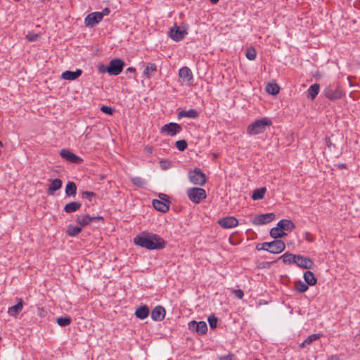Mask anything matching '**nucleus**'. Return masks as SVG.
I'll list each match as a JSON object with an SVG mask.
<instances>
[{
    "instance_id": "4",
    "label": "nucleus",
    "mask_w": 360,
    "mask_h": 360,
    "mask_svg": "<svg viewBox=\"0 0 360 360\" xmlns=\"http://www.w3.org/2000/svg\"><path fill=\"white\" fill-rule=\"evenodd\" d=\"M323 95L330 101H335L342 98L345 93L341 87L337 84L328 85L323 91Z\"/></svg>"
},
{
    "instance_id": "47",
    "label": "nucleus",
    "mask_w": 360,
    "mask_h": 360,
    "mask_svg": "<svg viewBox=\"0 0 360 360\" xmlns=\"http://www.w3.org/2000/svg\"><path fill=\"white\" fill-rule=\"evenodd\" d=\"M233 293H234L235 296L236 297H238V299H242L244 296L243 291L240 289L235 290L233 291Z\"/></svg>"
},
{
    "instance_id": "56",
    "label": "nucleus",
    "mask_w": 360,
    "mask_h": 360,
    "mask_svg": "<svg viewBox=\"0 0 360 360\" xmlns=\"http://www.w3.org/2000/svg\"><path fill=\"white\" fill-rule=\"evenodd\" d=\"M160 164H161V167L162 168H164V169L167 168V166H166V165H163V162L162 161L160 162Z\"/></svg>"
},
{
    "instance_id": "25",
    "label": "nucleus",
    "mask_w": 360,
    "mask_h": 360,
    "mask_svg": "<svg viewBox=\"0 0 360 360\" xmlns=\"http://www.w3.org/2000/svg\"><path fill=\"white\" fill-rule=\"evenodd\" d=\"M149 314V309L146 305L138 307L135 311V315L140 319H145Z\"/></svg>"
},
{
    "instance_id": "15",
    "label": "nucleus",
    "mask_w": 360,
    "mask_h": 360,
    "mask_svg": "<svg viewBox=\"0 0 360 360\" xmlns=\"http://www.w3.org/2000/svg\"><path fill=\"white\" fill-rule=\"evenodd\" d=\"M275 218L274 213H266L257 215L252 220V224L255 225H263L268 224L273 221Z\"/></svg>"
},
{
    "instance_id": "50",
    "label": "nucleus",
    "mask_w": 360,
    "mask_h": 360,
    "mask_svg": "<svg viewBox=\"0 0 360 360\" xmlns=\"http://www.w3.org/2000/svg\"><path fill=\"white\" fill-rule=\"evenodd\" d=\"M101 13H102V18H103L104 16L110 14V10L109 8H105Z\"/></svg>"
},
{
    "instance_id": "6",
    "label": "nucleus",
    "mask_w": 360,
    "mask_h": 360,
    "mask_svg": "<svg viewBox=\"0 0 360 360\" xmlns=\"http://www.w3.org/2000/svg\"><path fill=\"white\" fill-rule=\"evenodd\" d=\"M188 178L192 184L200 186H203L207 180L205 174L198 167L188 172Z\"/></svg>"
},
{
    "instance_id": "48",
    "label": "nucleus",
    "mask_w": 360,
    "mask_h": 360,
    "mask_svg": "<svg viewBox=\"0 0 360 360\" xmlns=\"http://www.w3.org/2000/svg\"><path fill=\"white\" fill-rule=\"evenodd\" d=\"M304 238L309 242H313L314 240V238L309 232L304 233Z\"/></svg>"
},
{
    "instance_id": "13",
    "label": "nucleus",
    "mask_w": 360,
    "mask_h": 360,
    "mask_svg": "<svg viewBox=\"0 0 360 360\" xmlns=\"http://www.w3.org/2000/svg\"><path fill=\"white\" fill-rule=\"evenodd\" d=\"M188 328L191 330L197 332L199 335H204L207 331V326L205 321L197 322L195 321H191L188 323Z\"/></svg>"
},
{
    "instance_id": "35",
    "label": "nucleus",
    "mask_w": 360,
    "mask_h": 360,
    "mask_svg": "<svg viewBox=\"0 0 360 360\" xmlns=\"http://www.w3.org/2000/svg\"><path fill=\"white\" fill-rule=\"evenodd\" d=\"M295 288L299 292H304L308 290L309 287L306 283L299 280L295 282Z\"/></svg>"
},
{
    "instance_id": "10",
    "label": "nucleus",
    "mask_w": 360,
    "mask_h": 360,
    "mask_svg": "<svg viewBox=\"0 0 360 360\" xmlns=\"http://www.w3.org/2000/svg\"><path fill=\"white\" fill-rule=\"evenodd\" d=\"M182 128L180 124L175 122H170L165 124L161 128L162 133H166L168 136H174L181 131Z\"/></svg>"
},
{
    "instance_id": "29",
    "label": "nucleus",
    "mask_w": 360,
    "mask_h": 360,
    "mask_svg": "<svg viewBox=\"0 0 360 360\" xmlns=\"http://www.w3.org/2000/svg\"><path fill=\"white\" fill-rule=\"evenodd\" d=\"M320 90V85L319 84H314L309 86L307 90L308 98L311 100H314L316 96L318 95Z\"/></svg>"
},
{
    "instance_id": "34",
    "label": "nucleus",
    "mask_w": 360,
    "mask_h": 360,
    "mask_svg": "<svg viewBox=\"0 0 360 360\" xmlns=\"http://www.w3.org/2000/svg\"><path fill=\"white\" fill-rule=\"evenodd\" d=\"M280 90L279 86L276 83H268L266 86V91L268 94L271 95H276Z\"/></svg>"
},
{
    "instance_id": "37",
    "label": "nucleus",
    "mask_w": 360,
    "mask_h": 360,
    "mask_svg": "<svg viewBox=\"0 0 360 360\" xmlns=\"http://www.w3.org/2000/svg\"><path fill=\"white\" fill-rule=\"evenodd\" d=\"M281 258L285 264H290L295 263V255L286 252L281 256Z\"/></svg>"
},
{
    "instance_id": "20",
    "label": "nucleus",
    "mask_w": 360,
    "mask_h": 360,
    "mask_svg": "<svg viewBox=\"0 0 360 360\" xmlns=\"http://www.w3.org/2000/svg\"><path fill=\"white\" fill-rule=\"evenodd\" d=\"M152 205L156 210L165 213L169 210L170 204L158 199H154L152 201Z\"/></svg>"
},
{
    "instance_id": "45",
    "label": "nucleus",
    "mask_w": 360,
    "mask_h": 360,
    "mask_svg": "<svg viewBox=\"0 0 360 360\" xmlns=\"http://www.w3.org/2000/svg\"><path fill=\"white\" fill-rule=\"evenodd\" d=\"M96 195V193L91 191H84L82 193V198L88 200L89 201L92 200V198Z\"/></svg>"
},
{
    "instance_id": "36",
    "label": "nucleus",
    "mask_w": 360,
    "mask_h": 360,
    "mask_svg": "<svg viewBox=\"0 0 360 360\" xmlns=\"http://www.w3.org/2000/svg\"><path fill=\"white\" fill-rule=\"evenodd\" d=\"M320 338L319 334H313L308 336L301 344L300 347H304L306 345H309L312 343L314 341L318 340Z\"/></svg>"
},
{
    "instance_id": "58",
    "label": "nucleus",
    "mask_w": 360,
    "mask_h": 360,
    "mask_svg": "<svg viewBox=\"0 0 360 360\" xmlns=\"http://www.w3.org/2000/svg\"><path fill=\"white\" fill-rule=\"evenodd\" d=\"M0 146H3V144H2V143H1V141H0Z\"/></svg>"
},
{
    "instance_id": "27",
    "label": "nucleus",
    "mask_w": 360,
    "mask_h": 360,
    "mask_svg": "<svg viewBox=\"0 0 360 360\" xmlns=\"http://www.w3.org/2000/svg\"><path fill=\"white\" fill-rule=\"evenodd\" d=\"M23 302L20 300L16 304L8 308V313L12 316H16L22 309Z\"/></svg>"
},
{
    "instance_id": "31",
    "label": "nucleus",
    "mask_w": 360,
    "mask_h": 360,
    "mask_svg": "<svg viewBox=\"0 0 360 360\" xmlns=\"http://www.w3.org/2000/svg\"><path fill=\"white\" fill-rule=\"evenodd\" d=\"M82 228L74 225H69L67 227L66 233L71 237H75L82 232Z\"/></svg>"
},
{
    "instance_id": "30",
    "label": "nucleus",
    "mask_w": 360,
    "mask_h": 360,
    "mask_svg": "<svg viewBox=\"0 0 360 360\" xmlns=\"http://www.w3.org/2000/svg\"><path fill=\"white\" fill-rule=\"evenodd\" d=\"M304 278L306 283L309 285H314L317 282L314 273L310 271H307L304 273Z\"/></svg>"
},
{
    "instance_id": "7",
    "label": "nucleus",
    "mask_w": 360,
    "mask_h": 360,
    "mask_svg": "<svg viewBox=\"0 0 360 360\" xmlns=\"http://www.w3.org/2000/svg\"><path fill=\"white\" fill-rule=\"evenodd\" d=\"M187 195L188 198L196 204L200 203L202 200L207 197L205 189L198 187L188 189Z\"/></svg>"
},
{
    "instance_id": "51",
    "label": "nucleus",
    "mask_w": 360,
    "mask_h": 360,
    "mask_svg": "<svg viewBox=\"0 0 360 360\" xmlns=\"http://www.w3.org/2000/svg\"><path fill=\"white\" fill-rule=\"evenodd\" d=\"M136 72V69L132 68V67H129L128 68L127 70H126V73H133V74H135Z\"/></svg>"
},
{
    "instance_id": "5",
    "label": "nucleus",
    "mask_w": 360,
    "mask_h": 360,
    "mask_svg": "<svg viewBox=\"0 0 360 360\" xmlns=\"http://www.w3.org/2000/svg\"><path fill=\"white\" fill-rule=\"evenodd\" d=\"M124 62L120 58L112 59L106 67V72L110 75L117 76L120 75L124 68Z\"/></svg>"
},
{
    "instance_id": "52",
    "label": "nucleus",
    "mask_w": 360,
    "mask_h": 360,
    "mask_svg": "<svg viewBox=\"0 0 360 360\" xmlns=\"http://www.w3.org/2000/svg\"><path fill=\"white\" fill-rule=\"evenodd\" d=\"M339 169H346L347 165L345 163H339L336 165Z\"/></svg>"
},
{
    "instance_id": "21",
    "label": "nucleus",
    "mask_w": 360,
    "mask_h": 360,
    "mask_svg": "<svg viewBox=\"0 0 360 360\" xmlns=\"http://www.w3.org/2000/svg\"><path fill=\"white\" fill-rule=\"evenodd\" d=\"M199 112L195 110V109H189L188 110H181L177 113V117L179 119L183 118V117H188L195 119L198 117Z\"/></svg>"
},
{
    "instance_id": "39",
    "label": "nucleus",
    "mask_w": 360,
    "mask_h": 360,
    "mask_svg": "<svg viewBox=\"0 0 360 360\" xmlns=\"http://www.w3.org/2000/svg\"><path fill=\"white\" fill-rule=\"evenodd\" d=\"M245 56L250 60H255L257 57L256 49L252 46L248 47L245 51Z\"/></svg>"
},
{
    "instance_id": "11",
    "label": "nucleus",
    "mask_w": 360,
    "mask_h": 360,
    "mask_svg": "<svg viewBox=\"0 0 360 360\" xmlns=\"http://www.w3.org/2000/svg\"><path fill=\"white\" fill-rule=\"evenodd\" d=\"M295 264L302 269H311L314 266V262L309 257L295 255Z\"/></svg>"
},
{
    "instance_id": "57",
    "label": "nucleus",
    "mask_w": 360,
    "mask_h": 360,
    "mask_svg": "<svg viewBox=\"0 0 360 360\" xmlns=\"http://www.w3.org/2000/svg\"><path fill=\"white\" fill-rule=\"evenodd\" d=\"M147 150H148V151H149L150 153H152V149H151V148H147Z\"/></svg>"
},
{
    "instance_id": "44",
    "label": "nucleus",
    "mask_w": 360,
    "mask_h": 360,
    "mask_svg": "<svg viewBox=\"0 0 360 360\" xmlns=\"http://www.w3.org/2000/svg\"><path fill=\"white\" fill-rule=\"evenodd\" d=\"M101 110L103 113H105V114L109 115H112L114 113V112H115V109L114 108H112L110 106H108V105H103V106H101Z\"/></svg>"
},
{
    "instance_id": "54",
    "label": "nucleus",
    "mask_w": 360,
    "mask_h": 360,
    "mask_svg": "<svg viewBox=\"0 0 360 360\" xmlns=\"http://www.w3.org/2000/svg\"><path fill=\"white\" fill-rule=\"evenodd\" d=\"M328 360H340L337 356H330Z\"/></svg>"
},
{
    "instance_id": "46",
    "label": "nucleus",
    "mask_w": 360,
    "mask_h": 360,
    "mask_svg": "<svg viewBox=\"0 0 360 360\" xmlns=\"http://www.w3.org/2000/svg\"><path fill=\"white\" fill-rule=\"evenodd\" d=\"M158 197L160 198L159 200H162L163 202H167L170 204L169 196L165 193H159Z\"/></svg>"
},
{
    "instance_id": "43",
    "label": "nucleus",
    "mask_w": 360,
    "mask_h": 360,
    "mask_svg": "<svg viewBox=\"0 0 360 360\" xmlns=\"http://www.w3.org/2000/svg\"><path fill=\"white\" fill-rule=\"evenodd\" d=\"M207 321H208L210 326L212 329H214L217 327L218 319L215 316H214V315L210 316L208 317Z\"/></svg>"
},
{
    "instance_id": "38",
    "label": "nucleus",
    "mask_w": 360,
    "mask_h": 360,
    "mask_svg": "<svg viewBox=\"0 0 360 360\" xmlns=\"http://www.w3.org/2000/svg\"><path fill=\"white\" fill-rule=\"evenodd\" d=\"M57 323L61 327H65L70 324L72 319L70 316H61L56 319Z\"/></svg>"
},
{
    "instance_id": "33",
    "label": "nucleus",
    "mask_w": 360,
    "mask_h": 360,
    "mask_svg": "<svg viewBox=\"0 0 360 360\" xmlns=\"http://www.w3.org/2000/svg\"><path fill=\"white\" fill-rule=\"evenodd\" d=\"M287 234L281 230L278 226L274 227L270 231V236L276 239L278 238H283Z\"/></svg>"
},
{
    "instance_id": "1",
    "label": "nucleus",
    "mask_w": 360,
    "mask_h": 360,
    "mask_svg": "<svg viewBox=\"0 0 360 360\" xmlns=\"http://www.w3.org/2000/svg\"><path fill=\"white\" fill-rule=\"evenodd\" d=\"M136 245L149 250H162L165 248L167 242L158 235L143 231L134 238Z\"/></svg>"
},
{
    "instance_id": "14",
    "label": "nucleus",
    "mask_w": 360,
    "mask_h": 360,
    "mask_svg": "<svg viewBox=\"0 0 360 360\" xmlns=\"http://www.w3.org/2000/svg\"><path fill=\"white\" fill-rule=\"evenodd\" d=\"M187 32L186 30H181L179 27L176 25L172 27L169 32V37L175 41L183 40Z\"/></svg>"
},
{
    "instance_id": "8",
    "label": "nucleus",
    "mask_w": 360,
    "mask_h": 360,
    "mask_svg": "<svg viewBox=\"0 0 360 360\" xmlns=\"http://www.w3.org/2000/svg\"><path fill=\"white\" fill-rule=\"evenodd\" d=\"M102 18V13L100 12H93L87 15L84 18V24L86 27H93L99 23Z\"/></svg>"
},
{
    "instance_id": "16",
    "label": "nucleus",
    "mask_w": 360,
    "mask_h": 360,
    "mask_svg": "<svg viewBox=\"0 0 360 360\" xmlns=\"http://www.w3.org/2000/svg\"><path fill=\"white\" fill-rule=\"evenodd\" d=\"M219 224L224 229H231L238 226V221L234 217H226L219 220Z\"/></svg>"
},
{
    "instance_id": "55",
    "label": "nucleus",
    "mask_w": 360,
    "mask_h": 360,
    "mask_svg": "<svg viewBox=\"0 0 360 360\" xmlns=\"http://www.w3.org/2000/svg\"><path fill=\"white\" fill-rule=\"evenodd\" d=\"M219 0H210V2L212 4H216L219 2Z\"/></svg>"
},
{
    "instance_id": "18",
    "label": "nucleus",
    "mask_w": 360,
    "mask_h": 360,
    "mask_svg": "<svg viewBox=\"0 0 360 360\" xmlns=\"http://www.w3.org/2000/svg\"><path fill=\"white\" fill-rule=\"evenodd\" d=\"M82 74L81 69H77L75 71L66 70L61 75V78L65 80H75L79 77Z\"/></svg>"
},
{
    "instance_id": "26",
    "label": "nucleus",
    "mask_w": 360,
    "mask_h": 360,
    "mask_svg": "<svg viewBox=\"0 0 360 360\" xmlns=\"http://www.w3.org/2000/svg\"><path fill=\"white\" fill-rule=\"evenodd\" d=\"M77 193V186L73 181H68L65 186V195L75 197Z\"/></svg>"
},
{
    "instance_id": "32",
    "label": "nucleus",
    "mask_w": 360,
    "mask_h": 360,
    "mask_svg": "<svg viewBox=\"0 0 360 360\" xmlns=\"http://www.w3.org/2000/svg\"><path fill=\"white\" fill-rule=\"evenodd\" d=\"M266 191V187H262L254 190L252 195V199L254 200L263 199Z\"/></svg>"
},
{
    "instance_id": "41",
    "label": "nucleus",
    "mask_w": 360,
    "mask_h": 360,
    "mask_svg": "<svg viewBox=\"0 0 360 360\" xmlns=\"http://www.w3.org/2000/svg\"><path fill=\"white\" fill-rule=\"evenodd\" d=\"M175 146L179 151H184L188 146V143L185 140H179L176 141Z\"/></svg>"
},
{
    "instance_id": "22",
    "label": "nucleus",
    "mask_w": 360,
    "mask_h": 360,
    "mask_svg": "<svg viewBox=\"0 0 360 360\" xmlns=\"http://www.w3.org/2000/svg\"><path fill=\"white\" fill-rule=\"evenodd\" d=\"M179 77L184 82H190L193 79V73L188 67H183L179 70Z\"/></svg>"
},
{
    "instance_id": "3",
    "label": "nucleus",
    "mask_w": 360,
    "mask_h": 360,
    "mask_svg": "<svg viewBox=\"0 0 360 360\" xmlns=\"http://www.w3.org/2000/svg\"><path fill=\"white\" fill-rule=\"evenodd\" d=\"M272 124L271 121L267 117H263L256 120L247 128V132L250 135H257L263 133L266 127Z\"/></svg>"
},
{
    "instance_id": "53",
    "label": "nucleus",
    "mask_w": 360,
    "mask_h": 360,
    "mask_svg": "<svg viewBox=\"0 0 360 360\" xmlns=\"http://www.w3.org/2000/svg\"><path fill=\"white\" fill-rule=\"evenodd\" d=\"M106 67H107V66H105V65H102L99 68V71H100L101 72H103H103H106V70H105Z\"/></svg>"
},
{
    "instance_id": "23",
    "label": "nucleus",
    "mask_w": 360,
    "mask_h": 360,
    "mask_svg": "<svg viewBox=\"0 0 360 360\" xmlns=\"http://www.w3.org/2000/svg\"><path fill=\"white\" fill-rule=\"evenodd\" d=\"M277 226H279V228L281 229V230L282 231H292V229H294L295 228V224L291 220H288V219L280 220L278 222Z\"/></svg>"
},
{
    "instance_id": "17",
    "label": "nucleus",
    "mask_w": 360,
    "mask_h": 360,
    "mask_svg": "<svg viewBox=\"0 0 360 360\" xmlns=\"http://www.w3.org/2000/svg\"><path fill=\"white\" fill-rule=\"evenodd\" d=\"M165 309L163 307L158 305L156 306L150 313V317L153 321H160L165 316Z\"/></svg>"
},
{
    "instance_id": "28",
    "label": "nucleus",
    "mask_w": 360,
    "mask_h": 360,
    "mask_svg": "<svg viewBox=\"0 0 360 360\" xmlns=\"http://www.w3.org/2000/svg\"><path fill=\"white\" fill-rule=\"evenodd\" d=\"M157 71V65L155 63H149L146 65L144 70L143 75L148 79H150L152 76L151 73Z\"/></svg>"
},
{
    "instance_id": "49",
    "label": "nucleus",
    "mask_w": 360,
    "mask_h": 360,
    "mask_svg": "<svg viewBox=\"0 0 360 360\" xmlns=\"http://www.w3.org/2000/svg\"><path fill=\"white\" fill-rule=\"evenodd\" d=\"M233 354H229L228 355H224L219 356V360H232L233 359Z\"/></svg>"
},
{
    "instance_id": "2",
    "label": "nucleus",
    "mask_w": 360,
    "mask_h": 360,
    "mask_svg": "<svg viewBox=\"0 0 360 360\" xmlns=\"http://www.w3.org/2000/svg\"><path fill=\"white\" fill-rule=\"evenodd\" d=\"M285 248V243L281 240H274L271 242H264L257 245L258 250H266L272 254H279Z\"/></svg>"
},
{
    "instance_id": "24",
    "label": "nucleus",
    "mask_w": 360,
    "mask_h": 360,
    "mask_svg": "<svg viewBox=\"0 0 360 360\" xmlns=\"http://www.w3.org/2000/svg\"><path fill=\"white\" fill-rule=\"evenodd\" d=\"M82 206L79 202L73 201L66 204L64 207V211L66 213H72L77 211Z\"/></svg>"
},
{
    "instance_id": "12",
    "label": "nucleus",
    "mask_w": 360,
    "mask_h": 360,
    "mask_svg": "<svg viewBox=\"0 0 360 360\" xmlns=\"http://www.w3.org/2000/svg\"><path fill=\"white\" fill-rule=\"evenodd\" d=\"M94 220H103V217H91L89 214H79L77 216L76 222L82 228L88 226Z\"/></svg>"
},
{
    "instance_id": "40",
    "label": "nucleus",
    "mask_w": 360,
    "mask_h": 360,
    "mask_svg": "<svg viewBox=\"0 0 360 360\" xmlns=\"http://www.w3.org/2000/svg\"><path fill=\"white\" fill-rule=\"evenodd\" d=\"M41 35L38 33H34L33 32H28L25 36V38L27 41L30 42H34L38 40L40 38Z\"/></svg>"
},
{
    "instance_id": "42",
    "label": "nucleus",
    "mask_w": 360,
    "mask_h": 360,
    "mask_svg": "<svg viewBox=\"0 0 360 360\" xmlns=\"http://www.w3.org/2000/svg\"><path fill=\"white\" fill-rule=\"evenodd\" d=\"M131 182L134 185L139 187L143 186L146 184L145 180L139 176L131 178Z\"/></svg>"
},
{
    "instance_id": "9",
    "label": "nucleus",
    "mask_w": 360,
    "mask_h": 360,
    "mask_svg": "<svg viewBox=\"0 0 360 360\" xmlns=\"http://www.w3.org/2000/svg\"><path fill=\"white\" fill-rule=\"evenodd\" d=\"M60 155L65 160L68 161L72 163L79 165L83 162V160L80 157H79L77 155H75V153H72L68 149L60 150Z\"/></svg>"
},
{
    "instance_id": "19",
    "label": "nucleus",
    "mask_w": 360,
    "mask_h": 360,
    "mask_svg": "<svg viewBox=\"0 0 360 360\" xmlns=\"http://www.w3.org/2000/svg\"><path fill=\"white\" fill-rule=\"evenodd\" d=\"M51 184L49 185L47 193L49 195H53L55 192L59 190L63 185V182L60 179H50Z\"/></svg>"
}]
</instances>
